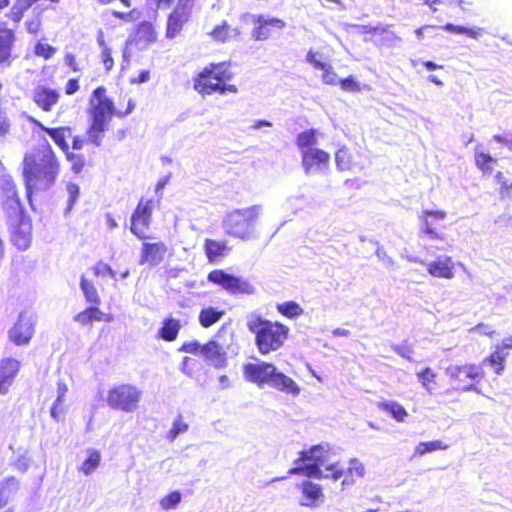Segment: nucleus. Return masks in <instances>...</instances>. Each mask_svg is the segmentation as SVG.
Instances as JSON below:
<instances>
[{"label": "nucleus", "instance_id": "nucleus-30", "mask_svg": "<svg viewBox=\"0 0 512 512\" xmlns=\"http://www.w3.org/2000/svg\"><path fill=\"white\" fill-rule=\"evenodd\" d=\"M306 60L309 62L315 69H319L323 71L322 74V81L324 84L327 85H336L338 83L337 81V75L334 71V68L331 64L322 62L317 59V53L313 51H308L306 55Z\"/></svg>", "mask_w": 512, "mask_h": 512}, {"label": "nucleus", "instance_id": "nucleus-60", "mask_svg": "<svg viewBox=\"0 0 512 512\" xmlns=\"http://www.w3.org/2000/svg\"><path fill=\"white\" fill-rule=\"evenodd\" d=\"M492 139L512 152V135L495 134Z\"/></svg>", "mask_w": 512, "mask_h": 512}, {"label": "nucleus", "instance_id": "nucleus-28", "mask_svg": "<svg viewBox=\"0 0 512 512\" xmlns=\"http://www.w3.org/2000/svg\"><path fill=\"white\" fill-rule=\"evenodd\" d=\"M204 252L209 263H217L228 255L231 248L226 241L207 238L204 241Z\"/></svg>", "mask_w": 512, "mask_h": 512}, {"label": "nucleus", "instance_id": "nucleus-11", "mask_svg": "<svg viewBox=\"0 0 512 512\" xmlns=\"http://www.w3.org/2000/svg\"><path fill=\"white\" fill-rule=\"evenodd\" d=\"M327 471V479L333 481L341 480L342 488H349L355 485L365 476V467L356 458H351L345 465L340 461L330 463L325 466Z\"/></svg>", "mask_w": 512, "mask_h": 512}, {"label": "nucleus", "instance_id": "nucleus-38", "mask_svg": "<svg viewBox=\"0 0 512 512\" xmlns=\"http://www.w3.org/2000/svg\"><path fill=\"white\" fill-rule=\"evenodd\" d=\"M224 314V310H218L211 306L204 307L199 312L198 321L203 328H209L216 324Z\"/></svg>", "mask_w": 512, "mask_h": 512}, {"label": "nucleus", "instance_id": "nucleus-17", "mask_svg": "<svg viewBox=\"0 0 512 512\" xmlns=\"http://www.w3.org/2000/svg\"><path fill=\"white\" fill-rule=\"evenodd\" d=\"M142 241L139 264L154 267L162 263L168 252L166 243L163 241Z\"/></svg>", "mask_w": 512, "mask_h": 512}, {"label": "nucleus", "instance_id": "nucleus-54", "mask_svg": "<svg viewBox=\"0 0 512 512\" xmlns=\"http://www.w3.org/2000/svg\"><path fill=\"white\" fill-rule=\"evenodd\" d=\"M66 189L69 195L67 209L70 210L79 198L80 188L76 183H68Z\"/></svg>", "mask_w": 512, "mask_h": 512}, {"label": "nucleus", "instance_id": "nucleus-6", "mask_svg": "<svg viewBox=\"0 0 512 512\" xmlns=\"http://www.w3.org/2000/svg\"><path fill=\"white\" fill-rule=\"evenodd\" d=\"M318 131L307 129L296 136V146L301 155V165L307 175L324 173L330 167V153L316 148L318 143Z\"/></svg>", "mask_w": 512, "mask_h": 512}, {"label": "nucleus", "instance_id": "nucleus-50", "mask_svg": "<svg viewBox=\"0 0 512 512\" xmlns=\"http://www.w3.org/2000/svg\"><path fill=\"white\" fill-rule=\"evenodd\" d=\"M182 496L179 491H172L161 498L160 505L164 510L175 508L181 502Z\"/></svg>", "mask_w": 512, "mask_h": 512}, {"label": "nucleus", "instance_id": "nucleus-43", "mask_svg": "<svg viewBox=\"0 0 512 512\" xmlns=\"http://www.w3.org/2000/svg\"><path fill=\"white\" fill-rule=\"evenodd\" d=\"M80 288L83 292L85 300L88 303L95 305H99L101 303V298L94 283L87 279L84 275H82L80 278Z\"/></svg>", "mask_w": 512, "mask_h": 512}, {"label": "nucleus", "instance_id": "nucleus-59", "mask_svg": "<svg viewBox=\"0 0 512 512\" xmlns=\"http://www.w3.org/2000/svg\"><path fill=\"white\" fill-rule=\"evenodd\" d=\"M80 90L79 78L73 77L67 80L64 91L67 96H72Z\"/></svg>", "mask_w": 512, "mask_h": 512}, {"label": "nucleus", "instance_id": "nucleus-22", "mask_svg": "<svg viewBox=\"0 0 512 512\" xmlns=\"http://www.w3.org/2000/svg\"><path fill=\"white\" fill-rule=\"evenodd\" d=\"M302 494L300 504L306 507H316L324 501L325 495L323 487L320 484L314 483L310 480H304L299 485Z\"/></svg>", "mask_w": 512, "mask_h": 512}, {"label": "nucleus", "instance_id": "nucleus-31", "mask_svg": "<svg viewBox=\"0 0 512 512\" xmlns=\"http://www.w3.org/2000/svg\"><path fill=\"white\" fill-rule=\"evenodd\" d=\"M182 325L179 319L167 317L163 320L161 328L158 330V337L172 342L177 339Z\"/></svg>", "mask_w": 512, "mask_h": 512}, {"label": "nucleus", "instance_id": "nucleus-32", "mask_svg": "<svg viewBox=\"0 0 512 512\" xmlns=\"http://www.w3.org/2000/svg\"><path fill=\"white\" fill-rule=\"evenodd\" d=\"M240 35V29L231 27L227 21H223L221 24L216 25L210 32V36L215 41L221 43L229 42Z\"/></svg>", "mask_w": 512, "mask_h": 512}, {"label": "nucleus", "instance_id": "nucleus-64", "mask_svg": "<svg viewBox=\"0 0 512 512\" xmlns=\"http://www.w3.org/2000/svg\"><path fill=\"white\" fill-rule=\"evenodd\" d=\"M193 363H194V359H192L190 357H184L182 360V366H181L183 373H185L187 375H192L193 370H192L191 366Z\"/></svg>", "mask_w": 512, "mask_h": 512}, {"label": "nucleus", "instance_id": "nucleus-57", "mask_svg": "<svg viewBox=\"0 0 512 512\" xmlns=\"http://www.w3.org/2000/svg\"><path fill=\"white\" fill-rule=\"evenodd\" d=\"M42 22L39 16L29 19L25 22V27L28 33L37 35L41 30Z\"/></svg>", "mask_w": 512, "mask_h": 512}, {"label": "nucleus", "instance_id": "nucleus-14", "mask_svg": "<svg viewBox=\"0 0 512 512\" xmlns=\"http://www.w3.org/2000/svg\"><path fill=\"white\" fill-rule=\"evenodd\" d=\"M154 201L141 198L136 205L130 219V231L139 240L150 238L148 231L151 224Z\"/></svg>", "mask_w": 512, "mask_h": 512}, {"label": "nucleus", "instance_id": "nucleus-18", "mask_svg": "<svg viewBox=\"0 0 512 512\" xmlns=\"http://www.w3.org/2000/svg\"><path fill=\"white\" fill-rule=\"evenodd\" d=\"M16 31L0 21V67L10 66L15 58Z\"/></svg>", "mask_w": 512, "mask_h": 512}, {"label": "nucleus", "instance_id": "nucleus-62", "mask_svg": "<svg viewBox=\"0 0 512 512\" xmlns=\"http://www.w3.org/2000/svg\"><path fill=\"white\" fill-rule=\"evenodd\" d=\"M13 466L20 472H26L29 467V462L26 456H19L14 462Z\"/></svg>", "mask_w": 512, "mask_h": 512}, {"label": "nucleus", "instance_id": "nucleus-26", "mask_svg": "<svg viewBox=\"0 0 512 512\" xmlns=\"http://www.w3.org/2000/svg\"><path fill=\"white\" fill-rule=\"evenodd\" d=\"M428 273L435 278L452 279L454 277V263L449 256L438 257L427 264Z\"/></svg>", "mask_w": 512, "mask_h": 512}, {"label": "nucleus", "instance_id": "nucleus-58", "mask_svg": "<svg viewBox=\"0 0 512 512\" xmlns=\"http://www.w3.org/2000/svg\"><path fill=\"white\" fill-rule=\"evenodd\" d=\"M64 62L66 66L74 73L81 72V67L79 66V63L77 61V57L73 53H66L64 55Z\"/></svg>", "mask_w": 512, "mask_h": 512}, {"label": "nucleus", "instance_id": "nucleus-39", "mask_svg": "<svg viewBox=\"0 0 512 512\" xmlns=\"http://www.w3.org/2000/svg\"><path fill=\"white\" fill-rule=\"evenodd\" d=\"M379 34L375 36L373 43L376 47L379 48H389L394 47L397 43L400 42L401 38L392 30L387 27H381Z\"/></svg>", "mask_w": 512, "mask_h": 512}, {"label": "nucleus", "instance_id": "nucleus-47", "mask_svg": "<svg viewBox=\"0 0 512 512\" xmlns=\"http://www.w3.org/2000/svg\"><path fill=\"white\" fill-rule=\"evenodd\" d=\"M449 446L443 443L441 440H433L420 442L416 447L414 453L416 455H424L438 450H446Z\"/></svg>", "mask_w": 512, "mask_h": 512}, {"label": "nucleus", "instance_id": "nucleus-61", "mask_svg": "<svg viewBox=\"0 0 512 512\" xmlns=\"http://www.w3.org/2000/svg\"><path fill=\"white\" fill-rule=\"evenodd\" d=\"M394 351L401 357L412 361L413 348L408 345H401L394 348Z\"/></svg>", "mask_w": 512, "mask_h": 512}, {"label": "nucleus", "instance_id": "nucleus-2", "mask_svg": "<svg viewBox=\"0 0 512 512\" xmlns=\"http://www.w3.org/2000/svg\"><path fill=\"white\" fill-rule=\"evenodd\" d=\"M135 109V101L128 99L125 109H117L114 101L107 96L105 86L96 87L88 101L87 114L89 117V125L86 129V139L81 135L72 137V151L83 149L86 143L95 147H100L103 143L105 133L109 129L110 122L113 117L124 118L131 114Z\"/></svg>", "mask_w": 512, "mask_h": 512}, {"label": "nucleus", "instance_id": "nucleus-9", "mask_svg": "<svg viewBox=\"0 0 512 512\" xmlns=\"http://www.w3.org/2000/svg\"><path fill=\"white\" fill-rule=\"evenodd\" d=\"M258 211V206H251L230 212L223 221L226 234L243 241L249 240L258 219Z\"/></svg>", "mask_w": 512, "mask_h": 512}, {"label": "nucleus", "instance_id": "nucleus-15", "mask_svg": "<svg viewBox=\"0 0 512 512\" xmlns=\"http://www.w3.org/2000/svg\"><path fill=\"white\" fill-rule=\"evenodd\" d=\"M207 280L220 286L230 294H253L254 286L247 280L227 273L223 269H215L208 273Z\"/></svg>", "mask_w": 512, "mask_h": 512}, {"label": "nucleus", "instance_id": "nucleus-5", "mask_svg": "<svg viewBox=\"0 0 512 512\" xmlns=\"http://www.w3.org/2000/svg\"><path fill=\"white\" fill-rule=\"evenodd\" d=\"M232 78L233 73L225 62L210 63L194 77L193 88L203 97L213 94H235L238 92L237 86L228 84Z\"/></svg>", "mask_w": 512, "mask_h": 512}, {"label": "nucleus", "instance_id": "nucleus-7", "mask_svg": "<svg viewBox=\"0 0 512 512\" xmlns=\"http://www.w3.org/2000/svg\"><path fill=\"white\" fill-rule=\"evenodd\" d=\"M445 376L450 387L445 390L446 394L474 392L481 394V383L486 379V372L482 364L465 362L451 364L445 368Z\"/></svg>", "mask_w": 512, "mask_h": 512}, {"label": "nucleus", "instance_id": "nucleus-24", "mask_svg": "<svg viewBox=\"0 0 512 512\" xmlns=\"http://www.w3.org/2000/svg\"><path fill=\"white\" fill-rule=\"evenodd\" d=\"M21 369L19 360L4 357L0 360V386L9 391Z\"/></svg>", "mask_w": 512, "mask_h": 512}, {"label": "nucleus", "instance_id": "nucleus-37", "mask_svg": "<svg viewBox=\"0 0 512 512\" xmlns=\"http://www.w3.org/2000/svg\"><path fill=\"white\" fill-rule=\"evenodd\" d=\"M421 386L430 394H433L437 388L438 375L431 367H425L416 373Z\"/></svg>", "mask_w": 512, "mask_h": 512}, {"label": "nucleus", "instance_id": "nucleus-53", "mask_svg": "<svg viewBox=\"0 0 512 512\" xmlns=\"http://www.w3.org/2000/svg\"><path fill=\"white\" fill-rule=\"evenodd\" d=\"M179 352L189 353L192 355H198L203 352V344H200L197 340L184 342L179 348Z\"/></svg>", "mask_w": 512, "mask_h": 512}, {"label": "nucleus", "instance_id": "nucleus-19", "mask_svg": "<svg viewBox=\"0 0 512 512\" xmlns=\"http://www.w3.org/2000/svg\"><path fill=\"white\" fill-rule=\"evenodd\" d=\"M61 95L55 88L46 85H38L32 91L33 103L45 113H50L59 103Z\"/></svg>", "mask_w": 512, "mask_h": 512}, {"label": "nucleus", "instance_id": "nucleus-33", "mask_svg": "<svg viewBox=\"0 0 512 512\" xmlns=\"http://www.w3.org/2000/svg\"><path fill=\"white\" fill-rule=\"evenodd\" d=\"M102 462L101 452L94 448H89L87 450L86 459L77 467V470L88 476L93 474L97 468L100 466Z\"/></svg>", "mask_w": 512, "mask_h": 512}, {"label": "nucleus", "instance_id": "nucleus-8", "mask_svg": "<svg viewBox=\"0 0 512 512\" xmlns=\"http://www.w3.org/2000/svg\"><path fill=\"white\" fill-rule=\"evenodd\" d=\"M33 123L45 132L64 154L65 159L70 163V169L74 174H80L91 165V161L83 153L72 151L67 138L71 136L73 128L70 126L48 127L34 120Z\"/></svg>", "mask_w": 512, "mask_h": 512}, {"label": "nucleus", "instance_id": "nucleus-1", "mask_svg": "<svg viewBox=\"0 0 512 512\" xmlns=\"http://www.w3.org/2000/svg\"><path fill=\"white\" fill-rule=\"evenodd\" d=\"M61 171V160L46 139L26 151L21 162V176L27 199L31 202L34 193L51 189Z\"/></svg>", "mask_w": 512, "mask_h": 512}, {"label": "nucleus", "instance_id": "nucleus-49", "mask_svg": "<svg viewBox=\"0 0 512 512\" xmlns=\"http://www.w3.org/2000/svg\"><path fill=\"white\" fill-rule=\"evenodd\" d=\"M65 400L61 399L60 397H57L54 403L52 404L50 408V416L53 420L59 422L64 419V415L66 413V404Z\"/></svg>", "mask_w": 512, "mask_h": 512}, {"label": "nucleus", "instance_id": "nucleus-34", "mask_svg": "<svg viewBox=\"0 0 512 512\" xmlns=\"http://www.w3.org/2000/svg\"><path fill=\"white\" fill-rule=\"evenodd\" d=\"M508 357L507 352H502V348H495L480 364H488L493 368L496 375H501L505 370V362Z\"/></svg>", "mask_w": 512, "mask_h": 512}, {"label": "nucleus", "instance_id": "nucleus-25", "mask_svg": "<svg viewBox=\"0 0 512 512\" xmlns=\"http://www.w3.org/2000/svg\"><path fill=\"white\" fill-rule=\"evenodd\" d=\"M114 316L110 313H104L98 308V305L92 304L86 307L83 311L77 313L74 316V321L83 325H91L94 321L96 322H112Z\"/></svg>", "mask_w": 512, "mask_h": 512}, {"label": "nucleus", "instance_id": "nucleus-51", "mask_svg": "<svg viewBox=\"0 0 512 512\" xmlns=\"http://www.w3.org/2000/svg\"><path fill=\"white\" fill-rule=\"evenodd\" d=\"M56 48L52 45L44 42H37L34 46V54L38 57H42L45 60L51 59L56 53Z\"/></svg>", "mask_w": 512, "mask_h": 512}, {"label": "nucleus", "instance_id": "nucleus-29", "mask_svg": "<svg viewBox=\"0 0 512 512\" xmlns=\"http://www.w3.org/2000/svg\"><path fill=\"white\" fill-rule=\"evenodd\" d=\"M473 159L476 168L483 176H490L498 162L495 157L484 150L482 145H478L474 149Z\"/></svg>", "mask_w": 512, "mask_h": 512}, {"label": "nucleus", "instance_id": "nucleus-48", "mask_svg": "<svg viewBox=\"0 0 512 512\" xmlns=\"http://www.w3.org/2000/svg\"><path fill=\"white\" fill-rule=\"evenodd\" d=\"M188 430V424L184 422L181 415H179L173 422L171 429L167 432L166 438L173 442L177 436L181 433H185Z\"/></svg>", "mask_w": 512, "mask_h": 512}, {"label": "nucleus", "instance_id": "nucleus-4", "mask_svg": "<svg viewBox=\"0 0 512 512\" xmlns=\"http://www.w3.org/2000/svg\"><path fill=\"white\" fill-rule=\"evenodd\" d=\"M242 372L246 381L254 383L259 387L267 384L278 391L293 396H297L300 393L297 383L292 378L278 371L273 363L265 361L249 362L243 365Z\"/></svg>", "mask_w": 512, "mask_h": 512}, {"label": "nucleus", "instance_id": "nucleus-3", "mask_svg": "<svg viewBox=\"0 0 512 512\" xmlns=\"http://www.w3.org/2000/svg\"><path fill=\"white\" fill-rule=\"evenodd\" d=\"M248 330L254 335V342L261 355H268L281 349L288 339L290 329L279 321H271L255 315L247 321Z\"/></svg>", "mask_w": 512, "mask_h": 512}, {"label": "nucleus", "instance_id": "nucleus-63", "mask_svg": "<svg viewBox=\"0 0 512 512\" xmlns=\"http://www.w3.org/2000/svg\"><path fill=\"white\" fill-rule=\"evenodd\" d=\"M150 79V72L148 70L141 71L137 77L131 78L130 83L132 84H141L148 82Z\"/></svg>", "mask_w": 512, "mask_h": 512}, {"label": "nucleus", "instance_id": "nucleus-55", "mask_svg": "<svg viewBox=\"0 0 512 512\" xmlns=\"http://www.w3.org/2000/svg\"><path fill=\"white\" fill-rule=\"evenodd\" d=\"M381 26L363 25L360 27V33L364 36L365 42H372L375 36L379 34Z\"/></svg>", "mask_w": 512, "mask_h": 512}, {"label": "nucleus", "instance_id": "nucleus-16", "mask_svg": "<svg viewBox=\"0 0 512 512\" xmlns=\"http://www.w3.org/2000/svg\"><path fill=\"white\" fill-rule=\"evenodd\" d=\"M35 318L27 312H21L8 332L11 342L16 346L28 345L35 332Z\"/></svg>", "mask_w": 512, "mask_h": 512}, {"label": "nucleus", "instance_id": "nucleus-27", "mask_svg": "<svg viewBox=\"0 0 512 512\" xmlns=\"http://www.w3.org/2000/svg\"><path fill=\"white\" fill-rule=\"evenodd\" d=\"M2 192L5 197L3 205L7 214H15L16 212L24 211L17 186L13 181H6L2 186Z\"/></svg>", "mask_w": 512, "mask_h": 512}, {"label": "nucleus", "instance_id": "nucleus-46", "mask_svg": "<svg viewBox=\"0 0 512 512\" xmlns=\"http://www.w3.org/2000/svg\"><path fill=\"white\" fill-rule=\"evenodd\" d=\"M98 45L101 47L100 59L104 66L105 72L109 73L114 68V59L112 57V51L107 46L103 36L97 38Z\"/></svg>", "mask_w": 512, "mask_h": 512}, {"label": "nucleus", "instance_id": "nucleus-42", "mask_svg": "<svg viewBox=\"0 0 512 512\" xmlns=\"http://www.w3.org/2000/svg\"><path fill=\"white\" fill-rule=\"evenodd\" d=\"M34 5L32 0H15L11 7L8 18L15 24H19L25 13Z\"/></svg>", "mask_w": 512, "mask_h": 512}, {"label": "nucleus", "instance_id": "nucleus-52", "mask_svg": "<svg viewBox=\"0 0 512 512\" xmlns=\"http://www.w3.org/2000/svg\"><path fill=\"white\" fill-rule=\"evenodd\" d=\"M92 271L94 276H105L109 275L111 278L116 279V272L111 268V266L102 260L95 263L92 267Z\"/></svg>", "mask_w": 512, "mask_h": 512}, {"label": "nucleus", "instance_id": "nucleus-36", "mask_svg": "<svg viewBox=\"0 0 512 512\" xmlns=\"http://www.w3.org/2000/svg\"><path fill=\"white\" fill-rule=\"evenodd\" d=\"M495 184L498 187V194L501 200L512 198V180L509 179L508 171H498L494 175Z\"/></svg>", "mask_w": 512, "mask_h": 512}, {"label": "nucleus", "instance_id": "nucleus-40", "mask_svg": "<svg viewBox=\"0 0 512 512\" xmlns=\"http://www.w3.org/2000/svg\"><path fill=\"white\" fill-rule=\"evenodd\" d=\"M19 487V480L15 476H8L0 483V510L9 502L10 495Z\"/></svg>", "mask_w": 512, "mask_h": 512}, {"label": "nucleus", "instance_id": "nucleus-21", "mask_svg": "<svg viewBox=\"0 0 512 512\" xmlns=\"http://www.w3.org/2000/svg\"><path fill=\"white\" fill-rule=\"evenodd\" d=\"M202 356L214 368L221 369L227 366V351L214 339L203 344Z\"/></svg>", "mask_w": 512, "mask_h": 512}, {"label": "nucleus", "instance_id": "nucleus-10", "mask_svg": "<svg viewBox=\"0 0 512 512\" xmlns=\"http://www.w3.org/2000/svg\"><path fill=\"white\" fill-rule=\"evenodd\" d=\"M142 391L135 385L121 383L107 391L106 404L112 409L132 413L140 407Z\"/></svg>", "mask_w": 512, "mask_h": 512}, {"label": "nucleus", "instance_id": "nucleus-20", "mask_svg": "<svg viewBox=\"0 0 512 512\" xmlns=\"http://www.w3.org/2000/svg\"><path fill=\"white\" fill-rule=\"evenodd\" d=\"M447 217V212L444 210H423L419 216L421 221L422 230L430 239L442 240L443 237L438 231L437 223L443 221Z\"/></svg>", "mask_w": 512, "mask_h": 512}, {"label": "nucleus", "instance_id": "nucleus-23", "mask_svg": "<svg viewBox=\"0 0 512 512\" xmlns=\"http://www.w3.org/2000/svg\"><path fill=\"white\" fill-rule=\"evenodd\" d=\"M190 9L177 5V7L169 14L166 23V37L175 38L182 30L183 25L189 20Z\"/></svg>", "mask_w": 512, "mask_h": 512}, {"label": "nucleus", "instance_id": "nucleus-45", "mask_svg": "<svg viewBox=\"0 0 512 512\" xmlns=\"http://www.w3.org/2000/svg\"><path fill=\"white\" fill-rule=\"evenodd\" d=\"M290 474H302L306 477H314L317 479H327V473L325 474L320 466L316 463L309 464L303 467H293L289 470Z\"/></svg>", "mask_w": 512, "mask_h": 512}, {"label": "nucleus", "instance_id": "nucleus-56", "mask_svg": "<svg viewBox=\"0 0 512 512\" xmlns=\"http://www.w3.org/2000/svg\"><path fill=\"white\" fill-rule=\"evenodd\" d=\"M340 87L345 91L350 92H358L360 91V86L358 82L354 79L353 76H348L339 81Z\"/></svg>", "mask_w": 512, "mask_h": 512}, {"label": "nucleus", "instance_id": "nucleus-13", "mask_svg": "<svg viewBox=\"0 0 512 512\" xmlns=\"http://www.w3.org/2000/svg\"><path fill=\"white\" fill-rule=\"evenodd\" d=\"M241 18L251 20L253 28L250 37L255 42L268 41L275 33L283 31L287 25L284 19L267 14L245 13Z\"/></svg>", "mask_w": 512, "mask_h": 512}, {"label": "nucleus", "instance_id": "nucleus-35", "mask_svg": "<svg viewBox=\"0 0 512 512\" xmlns=\"http://www.w3.org/2000/svg\"><path fill=\"white\" fill-rule=\"evenodd\" d=\"M377 407L388 413L397 422H404L408 416L405 407L396 401H381L377 403Z\"/></svg>", "mask_w": 512, "mask_h": 512}, {"label": "nucleus", "instance_id": "nucleus-41", "mask_svg": "<svg viewBox=\"0 0 512 512\" xmlns=\"http://www.w3.org/2000/svg\"><path fill=\"white\" fill-rule=\"evenodd\" d=\"M336 167L340 171H350L355 166V161L351 150L347 147L339 148L335 153Z\"/></svg>", "mask_w": 512, "mask_h": 512}, {"label": "nucleus", "instance_id": "nucleus-44", "mask_svg": "<svg viewBox=\"0 0 512 512\" xmlns=\"http://www.w3.org/2000/svg\"><path fill=\"white\" fill-rule=\"evenodd\" d=\"M277 311L284 317L294 319L304 313L302 307L294 301H286L276 305Z\"/></svg>", "mask_w": 512, "mask_h": 512}, {"label": "nucleus", "instance_id": "nucleus-12", "mask_svg": "<svg viewBox=\"0 0 512 512\" xmlns=\"http://www.w3.org/2000/svg\"><path fill=\"white\" fill-rule=\"evenodd\" d=\"M9 218V238L20 251L27 250L32 243L33 226L30 216L24 211L7 214Z\"/></svg>", "mask_w": 512, "mask_h": 512}]
</instances>
